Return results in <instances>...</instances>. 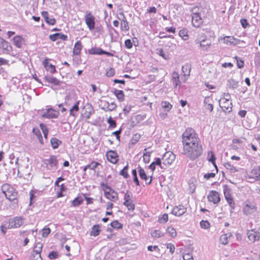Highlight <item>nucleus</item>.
<instances>
[{
    "instance_id": "nucleus-46",
    "label": "nucleus",
    "mask_w": 260,
    "mask_h": 260,
    "mask_svg": "<svg viewBox=\"0 0 260 260\" xmlns=\"http://www.w3.org/2000/svg\"><path fill=\"white\" fill-rule=\"evenodd\" d=\"M200 225L203 229H208L210 228V224L207 220H202L200 222Z\"/></svg>"
},
{
    "instance_id": "nucleus-4",
    "label": "nucleus",
    "mask_w": 260,
    "mask_h": 260,
    "mask_svg": "<svg viewBox=\"0 0 260 260\" xmlns=\"http://www.w3.org/2000/svg\"><path fill=\"white\" fill-rule=\"evenodd\" d=\"M257 211V207L254 203L249 201L245 202L243 208V212L245 215H249L255 213Z\"/></svg>"
},
{
    "instance_id": "nucleus-14",
    "label": "nucleus",
    "mask_w": 260,
    "mask_h": 260,
    "mask_svg": "<svg viewBox=\"0 0 260 260\" xmlns=\"http://www.w3.org/2000/svg\"><path fill=\"white\" fill-rule=\"evenodd\" d=\"M247 235L249 241L252 242H254L259 240L258 233L254 230L248 231Z\"/></svg>"
},
{
    "instance_id": "nucleus-12",
    "label": "nucleus",
    "mask_w": 260,
    "mask_h": 260,
    "mask_svg": "<svg viewBox=\"0 0 260 260\" xmlns=\"http://www.w3.org/2000/svg\"><path fill=\"white\" fill-rule=\"evenodd\" d=\"M85 22L89 29L92 30L94 28V17L91 13L87 14L85 16Z\"/></svg>"
},
{
    "instance_id": "nucleus-23",
    "label": "nucleus",
    "mask_w": 260,
    "mask_h": 260,
    "mask_svg": "<svg viewBox=\"0 0 260 260\" xmlns=\"http://www.w3.org/2000/svg\"><path fill=\"white\" fill-rule=\"evenodd\" d=\"M251 173L253 178L256 180H260V166L257 168L252 169Z\"/></svg>"
},
{
    "instance_id": "nucleus-9",
    "label": "nucleus",
    "mask_w": 260,
    "mask_h": 260,
    "mask_svg": "<svg viewBox=\"0 0 260 260\" xmlns=\"http://www.w3.org/2000/svg\"><path fill=\"white\" fill-rule=\"evenodd\" d=\"M208 200L210 202H213L214 204L218 203L220 200L219 193L216 191H211L207 197Z\"/></svg>"
},
{
    "instance_id": "nucleus-49",
    "label": "nucleus",
    "mask_w": 260,
    "mask_h": 260,
    "mask_svg": "<svg viewBox=\"0 0 260 260\" xmlns=\"http://www.w3.org/2000/svg\"><path fill=\"white\" fill-rule=\"evenodd\" d=\"M50 229L49 228H44L42 231V235L43 237H46L50 233Z\"/></svg>"
},
{
    "instance_id": "nucleus-3",
    "label": "nucleus",
    "mask_w": 260,
    "mask_h": 260,
    "mask_svg": "<svg viewBox=\"0 0 260 260\" xmlns=\"http://www.w3.org/2000/svg\"><path fill=\"white\" fill-rule=\"evenodd\" d=\"M44 164L48 170L54 172L58 167L56 157L54 155L50 156L49 158L44 160Z\"/></svg>"
},
{
    "instance_id": "nucleus-25",
    "label": "nucleus",
    "mask_w": 260,
    "mask_h": 260,
    "mask_svg": "<svg viewBox=\"0 0 260 260\" xmlns=\"http://www.w3.org/2000/svg\"><path fill=\"white\" fill-rule=\"evenodd\" d=\"M224 196L226 200L228 203L229 204L230 206L231 207H233L234 206V203L233 202V199L232 198L231 194L229 191H224Z\"/></svg>"
},
{
    "instance_id": "nucleus-50",
    "label": "nucleus",
    "mask_w": 260,
    "mask_h": 260,
    "mask_svg": "<svg viewBox=\"0 0 260 260\" xmlns=\"http://www.w3.org/2000/svg\"><path fill=\"white\" fill-rule=\"evenodd\" d=\"M40 126L43 131L45 138L47 139L48 135V129L47 128L46 126L42 123L40 124Z\"/></svg>"
},
{
    "instance_id": "nucleus-47",
    "label": "nucleus",
    "mask_w": 260,
    "mask_h": 260,
    "mask_svg": "<svg viewBox=\"0 0 260 260\" xmlns=\"http://www.w3.org/2000/svg\"><path fill=\"white\" fill-rule=\"evenodd\" d=\"M109 103L106 101H101V104H100V106L102 109L106 111L107 109L108 108V105H109Z\"/></svg>"
},
{
    "instance_id": "nucleus-10",
    "label": "nucleus",
    "mask_w": 260,
    "mask_h": 260,
    "mask_svg": "<svg viewBox=\"0 0 260 260\" xmlns=\"http://www.w3.org/2000/svg\"><path fill=\"white\" fill-rule=\"evenodd\" d=\"M219 104L222 110L225 112H230L232 110V103L231 101L219 100Z\"/></svg>"
},
{
    "instance_id": "nucleus-22",
    "label": "nucleus",
    "mask_w": 260,
    "mask_h": 260,
    "mask_svg": "<svg viewBox=\"0 0 260 260\" xmlns=\"http://www.w3.org/2000/svg\"><path fill=\"white\" fill-rule=\"evenodd\" d=\"M13 41L16 46L21 48L23 43V39L20 36H17L14 37Z\"/></svg>"
},
{
    "instance_id": "nucleus-44",
    "label": "nucleus",
    "mask_w": 260,
    "mask_h": 260,
    "mask_svg": "<svg viewBox=\"0 0 260 260\" xmlns=\"http://www.w3.org/2000/svg\"><path fill=\"white\" fill-rule=\"evenodd\" d=\"M167 232L169 233L170 236L172 237H175L176 236L177 233L174 228L173 227H169L167 230Z\"/></svg>"
},
{
    "instance_id": "nucleus-20",
    "label": "nucleus",
    "mask_w": 260,
    "mask_h": 260,
    "mask_svg": "<svg viewBox=\"0 0 260 260\" xmlns=\"http://www.w3.org/2000/svg\"><path fill=\"white\" fill-rule=\"evenodd\" d=\"M232 236L231 233L224 234L220 236L219 238L220 243L222 245H226L229 242V239Z\"/></svg>"
},
{
    "instance_id": "nucleus-1",
    "label": "nucleus",
    "mask_w": 260,
    "mask_h": 260,
    "mask_svg": "<svg viewBox=\"0 0 260 260\" xmlns=\"http://www.w3.org/2000/svg\"><path fill=\"white\" fill-rule=\"evenodd\" d=\"M183 154L194 160L202 154L203 149L197 134L191 128H186L182 134Z\"/></svg>"
},
{
    "instance_id": "nucleus-59",
    "label": "nucleus",
    "mask_w": 260,
    "mask_h": 260,
    "mask_svg": "<svg viewBox=\"0 0 260 260\" xmlns=\"http://www.w3.org/2000/svg\"><path fill=\"white\" fill-rule=\"evenodd\" d=\"M183 260H193V256L191 253H187L183 255Z\"/></svg>"
},
{
    "instance_id": "nucleus-53",
    "label": "nucleus",
    "mask_w": 260,
    "mask_h": 260,
    "mask_svg": "<svg viewBox=\"0 0 260 260\" xmlns=\"http://www.w3.org/2000/svg\"><path fill=\"white\" fill-rule=\"evenodd\" d=\"M116 107H117L116 105L114 102L109 103V105H108V108L107 109L106 111H113L116 109Z\"/></svg>"
},
{
    "instance_id": "nucleus-8",
    "label": "nucleus",
    "mask_w": 260,
    "mask_h": 260,
    "mask_svg": "<svg viewBox=\"0 0 260 260\" xmlns=\"http://www.w3.org/2000/svg\"><path fill=\"white\" fill-rule=\"evenodd\" d=\"M23 224V219L21 217H15L9 220V227L10 228H17Z\"/></svg>"
},
{
    "instance_id": "nucleus-35",
    "label": "nucleus",
    "mask_w": 260,
    "mask_h": 260,
    "mask_svg": "<svg viewBox=\"0 0 260 260\" xmlns=\"http://www.w3.org/2000/svg\"><path fill=\"white\" fill-rule=\"evenodd\" d=\"M179 79V76L177 72H173L172 74V80L173 83L175 84L176 86L179 85L180 83Z\"/></svg>"
},
{
    "instance_id": "nucleus-62",
    "label": "nucleus",
    "mask_w": 260,
    "mask_h": 260,
    "mask_svg": "<svg viewBox=\"0 0 260 260\" xmlns=\"http://www.w3.org/2000/svg\"><path fill=\"white\" fill-rule=\"evenodd\" d=\"M32 255V257H31V260H43L41 254L33 253Z\"/></svg>"
},
{
    "instance_id": "nucleus-60",
    "label": "nucleus",
    "mask_w": 260,
    "mask_h": 260,
    "mask_svg": "<svg viewBox=\"0 0 260 260\" xmlns=\"http://www.w3.org/2000/svg\"><path fill=\"white\" fill-rule=\"evenodd\" d=\"M167 248L170 250V252L173 254L175 249V247L174 245L171 243H169L167 244Z\"/></svg>"
},
{
    "instance_id": "nucleus-63",
    "label": "nucleus",
    "mask_w": 260,
    "mask_h": 260,
    "mask_svg": "<svg viewBox=\"0 0 260 260\" xmlns=\"http://www.w3.org/2000/svg\"><path fill=\"white\" fill-rule=\"evenodd\" d=\"M125 46L128 48L130 49L133 47V44L129 39H127L125 41Z\"/></svg>"
},
{
    "instance_id": "nucleus-13",
    "label": "nucleus",
    "mask_w": 260,
    "mask_h": 260,
    "mask_svg": "<svg viewBox=\"0 0 260 260\" xmlns=\"http://www.w3.org/2000/svg\"><path fill=\"white\" fill-rule=\"evenodd\" d=\"M110 190V191H106L105 190V195L106 197L111 201H115L118 199V195L117 192L114 190H112L110 187H107Z\"/></svg>"
},
{
    "instance_id": "nucleus-32",
    "label": "nucleus",
    "mask_w": 260,
    "mask_h": 260,
    "mask_svg": "<svg viewBox=\"0 0 260 260\" xmlns=\"http://www.w3.org/2000/svg\"><path fill=\"white\" fill-rule=\"evenodd\" d=\"M161 105L162 108L164 109L166 112H169L172 108V105L167 101L162 102Z\"/></svg>"
},
{
    "instance_id": "nucleus-5",
    "label": "nucleus",
    "mask_w": 260,
    "mask_h": 260,
    "mask_svg": "<svg viewBox=\"0 0 260 260\" xmlns=\"http://www.w3.org/2000/svg\"><path fill=\"white\" fill-rule=\"evenodd\" d=\"M176 158L175 155L171 151L166 152L162 157V164L170 165L173 163Z\"/></svg>"
},
{
    "instance_id": "nucleus-54",
    "label": "nucleus",
    "mask_w": 260,
    "mask_h": 260,
    "mask_svg": "<svg viewBox=\"0 0 260 260\" xmlns=\"http://www.w3.org/2000/svg\"><path fill=\"white\" fill-rule=\"evenodd\" d=\"M58 254L56 251H52L49 253L48 255L49 258L51 259H56L58 257Z\"/></svg>"
},
{
    "instance_id": "nucleus-56",
    "label": "nucleus",
    "mask_w": 260,
    "mask_h": 260,
    "mask_svg": "<svg viewBox=\"0 0 260 260\" xmlns=\"http://www.w3.org/2000/svg\"><path fill=\"white\" fill-rule=\"evenodd\" d=\"M45 69L51 73H53L55 72V68L51 64H49Z\"/></svg>"
},
{
    "instance_id": "nucleus-33",
    "label": "nucleus",
    "mask_w": 260,
    "mask_h": 260,
    "mask_svg": "<svg viewBox=\"0 0 260 260\" xmlns=\"http://www.w3.org/2000/svg\"><path fill=\"white\" fill-rule=\"evenodd\" d=\"M46 79L48 82L53 84L55 85H58L60 82L56 78L51 76L46 77Z\"/></svg>"
},
{
    "instance_id": "nucleus-6",
    "label": "nucleus",
    "mask_w": 260,
    "mask_h": 260,
    "mask_svg": "<svg viewBox=\"0 0 260 260\" xmlns=\"http://www.w3.org/2000/svg\"><path fill=\"white\" fill-rule=\"evenodd\" d=\"M221 40H222L223 44L229 46L245 43L244 41L236 39L232 36H225L223 39H221Z\"/></svg>"
},
{
    "instance_id": "nucleus-15",
    "label": "nucleus",
    "mask_w": 260,
    "mask_h": 260,
    "mask_svg": "<svg viewBox=\"0 0 260 260\" xmlns=\"http://www.w3.org/2000/svg\"><path fill=\"white\" fill-rule=\"evenodd\" d=\"M107 159L113 164H116L117 162V154L115 151L110 150L106 154Z\"/></svg>"
},
{
    "instance_id": "nucleus-36",
    "label": "nucleus",
    "mask_w": 260,
    "mask_h": 260,
    "mask_svg": "<svg viewBox=\"0 0 260 260\" xmlns=\"http://www.w3.org/2000/svg\"><path fill=\"white\" fill-rule=\"evenodd\" d=\"M224 166L227 170L230 171L231 173H236L238 171L236 167L229 162L225 163Z\"/></svg>"
},
{
    "instance_id": "nucleus-17",
    "label": "nucleus",
    "mask_w": 260,
    "mask_h": 260,
    "mask_svg": "<svg viewBox=\"0 0 260 260\" xmlns=\"http://www.w3.org/2000/svg\"><path fill=\"white\" fill-rule=\"evenodd\" d=\"M58 116V112H56L52 109H48L47 112H45L42 117L47 118H56Z\"/></svg>"
},
{
    "instance_id": "nucleus-41",
    "label": "nucleus",
    "mask_w": 260,
    "mask_h": 260,
    "mask_svg": "<svg viewBox=\"0 0 260 260\" xmlns=\"http://www.w3.org/2000/svg\"><path fill=\"white\" fill-rule=\"evenodd\" d=\"M179 35L184 40L188 39L187 31L186 29L180 30L179 32Z\"/></svg>"
},
{
    "instance_id": "nucleus-37",
    "label": "nucleus",
    "mask_w": 260,
    "mask_h": 260,
    "mask_svg": "<svg viewBox=\"0 0 260 260\" xmlns=\"http://www.w3.org/2000/svg\"><path fill=\"white\" fill-rule=\"evenodd\" d=\"M138 171L139 172L140 178L142 179L145 180L146 181H147L148 178L144 170L142 169L141 167H138Z\"/></svg>"
},
{
    "instance_id": "nucleus-34",
    "label": "nucleus",
    "mask_w": 260,
    "mask_h": 260,
    "mask_svg": "<svg viewBox=\"0 0 260 260\" xmlns=\"http://www.w3.org/2000/svg\"><path fill=\"white\" fill-rule=\"evenodd\" d=\"M83 202V200L81 197H77L72 202V205L74 207H77L81 205Z\"/></svg>"
},
{
    "instance_id": "nucleus-27",
    "label": "nucleus",
    "mask_w": 260,
    "mask_h": 260,
    "mask_svg": "<svg viewBox=\"0 0 260 260\" xmlns=\"http://www.w3.org/2000/svg\"><path fill=\"white\" fill-rule=\"evenodd\" d=\"M114 94L117 97V99L121 102L123 101L124 99V94L122 90H115L114 91Z\"/></svg>"
},
{
    "instance_id": "nucleus-31",
    "label": "nucleus",
    "mask_w": 260,
    "mask_h": 260,
    "mask_svg": "<svg viewBox=\"0 0 260 260\" xmlns=\"http://www.w3.org/2000/svg\"><path fill=\"white\" fill-rule=\"evenodd\" d=\"M50 142L53 149L58 148L59 145L61 143V142L56 138H52L51 139Z\"/></svg>"
},
{
    "instance_id": "nucleus-19",
    "label": "nucleus",
    "mask_w": 260,
    "mask_h": 260,
    "mask_svg": "<svg viewBox=\"0 0 260 260\" xmlns=\"http://www.w3.org/2000/svg\"><path fill=\"white\" fill-rule=\"evenodd\" d=\"M50 39L52 41H55L60 39L62 40H66L68 38L67 36L59 33H56L54 34L50 35L49 36Z\"/></svg>"
},
{
    "instance_id": "nucleus-2",
    "label": "nucleus",
    "mask_w": 260,
    "mask_h": 260,
    "mask_svg": "<svg viewBox=\"0 0 260 260\" xmlns=\"http://www.w3.org/2000/svg\"><path fill=\"white\" fill-rule=\"evenodd\" d=\"M1 189L6 198L10 201H14L16 199L17 192L10 184L7 183L3 184Z\"/></svg>"
},
{
    "instance_id": "nucleus-64",
    "label": "nucleus",
    "mask_w": 260,
    "mask_h": 260,
    "mask_svg": "<svg viewBox=\"0 0 260 260\" xmlns=\"http://www.w3.org/2000/svg\"><path fill=\"white\" fill-rule=\"evenodd\" d=\"M46 22L50 25H54L55 22H56V20L54 18H48V19H46L45 20Z\"/></svg>"
},
{
    "instance_id": "nucleus-52",
    "label": "nucleus",
    "mask_w": 260,
    "mask_h": 260,
    "mask_svg": "<svg viewBox=\"0 0 260 260\" xmlns=\"http://www.w3.org/2000/svg\"><path fill=\"white\" fill-rule=\"evenodd\" d=\"M108 123L109 124L110 127L114 128L116 126V121L112 119L111 117H110L108 119Z\"/></svg>"
},
{
    "instance_id": "nucleus-18",
    "label": "nucleus",
    "mask_w": 260,
    "mask_h": 260,
    "mask_svg": "<svg viewBox=\"0 0 260 260\" xmlns=\"http://www.w3.org/2000/svg\"><path fill=\"white\" fill-rule=\"evenodd\" d=\"M202 22V19L200 15L192 16V24L194 27H199Z\"/></svg>"
},
{
    "instance_id": "nucleus-51",
    "label": "nucleus",
    "mask_w": 260,
    "mask_h": 260,
    "mask_svg": "<svg viewBox=\"0 0 260 260\" xmlns=\"http://www.w3.org/2000/svg\"><path fill=\"white\" fill-rule=\"evenodd\" d=\"M158 54L165 59H167L169 58L168 54H166L162 49H160L158 50Z\"/></svg>"
},
{
    "instance_id": "nucleus-26",
    "label": "nucleus",
    "mask_w": 260,
    "mask_h": 260,
    "mask_svg": "<svg viewBox=\"0 0 260 260\" xmlns=\"http://www.w3.org/2000/svg\"><path fill=\"white\" fill-rule=\"evenodd\" d=\"M101 231L100 226L99 224L94 225L92 226V230L90 232V235L96 237L98 236Z\"/></svg>"
},
{
    "instance_id": "nucleus-11",
    "label": "nucleus",
    "mask_w": 260,
    "mask_h": 260,
    "mask_svg": "<svg viewBox=\"0 0 260 260\" xmlns=\"http://www.w3.org/2000/svg\"><path fill=\"white\" fill-rule=\"evenodd\" d=\"M186 211V208L183 205H180L174 207L172 213L175 216H180L184 214Z\"/></svg>"
},
{
    "instance_id": "nucleus-57",
    "label": "nucleus",
    "mask_w": 260,
    "mask_h": 260,
    "mask_svg": "<svg viewBox=\"0 0 260 260\" xmlns=\"http://www.w3.org/2000/svg\"><path fill=\"white\" fill-rule=\"evenodd\" d=\"M231 95L229 93H223V97H222L219 100H222L223 101H231Z\"/></svg>"
},
{
    "instance_id": "nucleus-40",
    "label": "nucleus",
    "mask_w": 260,
    "mask_h": 260,
    "mask_svg": "<svg viewBox=\"0 0 260 260\" xmlns=\"http://www.w3.org/2000/svg\"><path fill=\"white\" fill-rule=\"evenodd\" d=\"M216 158L212 152H210L208 153V160L209 161L212 162V163L214 165L215 167L216 168V170H217V167L216 165H215V161Z\"/></svg>"
},
{
    "instance_id": "nucleus-16",
    "label": "nucleus",
    "mask_w": 260,
    "mask_h": 260,
    "mask_svg": "<svg viewBox=\"0 0 260 260\" xmlns=\"http://www.w3.org/2000/svg\"><path fill=\"white\" fill-rule=\"evenodd\" d=\"M0 47L4 51V53H8L12 49V47L9 42L4 39L1 40Z\"/></svg>"
},
{
    "instance_id": "nucleus-61",
    "label": "nucleus",
    "mask_w": 260,
    "mask_h": 260,
    "mask_svg": "<svg viewBox=\"0 0 260 260\" xmlns=\"http://www.w3.org/2000/svg\"><path fill=\"white\" fill-rule=\"evenodd\" d=\"M192 16L195 15H200V9L198 7H195L191 9Z\"/></svg>"
},
{
    "instance_id": "nucleus-55",
    "label": "nucleus",
    "mask_w": 260,
    "mask_h": 260,
    "mask_svg": "<svg viewBox=\"0 0 260 260\" xmlns=\"http://www.w3.org/2000/svg\"><path fill=\"white\" fill-rule=\"evenodd\" d=\"M230 87L232 88H235L237 86L238 82L236 81L234 79H230L229 81Z\"/></svg>"
},
{
    "instance_id": "nucleus-48",
    "label": "nucleus",
    "mask_w": 260,
    "mask_h": 260,
    "mask_svg": "<svg viewBox=\"0 0 260 260\" xmlns=\"http://www.w3.org/2000/svg\"><path fill=\"white\" fill-rule=\"evenodd\" d=\"M127 169H128V165H126L120 172V175L123 176L125 178H127L128 177V174L127 172Z\"/></svg>"
},
{
    "instance_id": "nucleus-38",
    "label": "nucleus",
    "mask_w": 260,
    "mask_h": 260,
    "mask_svg": "<svg viewBox=\"0 0 260 260\" xmlns=\"http://www.w3.org/2000/svg\"><path fill=\"white\" fill-rule=\"evenodd\" d=\"M79 104V102L78 101L70 109V115L73 116H75V112H77L79 110V106H78Z\"/></svg>"
},
{
    "instance_id": "nucleus-30",
    "label": "nucleus",
    "mask_w": 260,
    "mask_h": 260,
    "mask_svg": "<svg viewBox=\"0 0 260 260\" xmlns=\"http://www.w3.org/2000/svg\"><path fill=\"white\" fill-rule=\"evenodd\" d=\"M42 247H43L42 243H40V242L37 243L34 247L33 253H34L35 254H41Z\"/></svg>"
},
{
    "instance_id": "nucleus-28",
    "label": "nucleus",
    "mask_w": 260,
    "mask_h": 260,
    "mask_svg": "<svg viewBox=\"0 0 260 260\" xmlns=\"http://www.w3.org/2000/svg\"><path fill=\"white\" fill-rule=\"evenodd\" d=\"M121 29L122 31H126L129 30V27L128 26V22L126 19L122 20L120 23Z\"/></svg>"
},
{
    "instance_id": "nucleus-58",
    "label": "nucleus",
    "mask_w": 260,
    "mask_h": 260,
    "mask_svg": "<svg viewBox=\"0 0 260 260\" xmlns=\"http://www.w3.org/2000/svg\"><path fill=\"white\" fill-rule=\"evenodd\" d=\"M115 70L113 68H110L106 72V75L108 77H111L114 75Z\"/></svg>"
},
{
    "instance_id": "nucleus-45",
    "label": "nucleus",
    "mask_w": 260,
    "mask_h": 260,
    "mask_svg": "<svg viewBox=\"0 0 260 260\" xmlns=\"http://www.w3.org/2000/svg\"><path fill=\"white\" fill-rule=\"evenodd\" d=\"M151 235L153 238H159L162 236V234L160 231L155 230L151 233Z\"/></svg>"
},
{
    "instance_id": "nucleus-43",
    "label": "nucleus",
    "mask_w": 260,
    "mask_h": 260,
    "mask_svg": "<svg viewBox=\"0 0 260 260\" xmlns=\"http://www.w3.org/2000/svg\"><path fill=\"white\" fill-rule=\"evenodd\" d=\"M168 220V215L164 214L161 217H159L158 221L160 223H165Z\"/></svg>"
},
{
    "instance_id": "nucleus-42",
    "label": "nucleus",
    "mask_w": 260,
    "mask_h": 260,
    "mask_svg": "<svg viewBox=\"0 0 260 260\" xmlns=\"http://www.w3.org/2000/svg\"><path fill=\"white\" fill-rule=\"evenodd\" d=\"M111 226L115 229H121L122 228V224L119 222L117 220H114L112 221L111 224Z\"/></svg>"
},
{
    "instance_id": "nucleus-39",
    "label": "nucleus",
    "mask_w": 260,
    "mask_h": 260,
    "mask_svg": "<svg viewBox=\"0 0 260 260\" xmlns=\"http://www.w3.org/2000/svg\"><path fill=\"white\" fill-rule=\"evenodd\" d=\"M123 204L128 208V210L133 211L135 209V205L132 201H126V202H124Z\"/></svg>"
},
{
    "instance_id": "nucleus-21",
    "label": "nucleus",
    "mask_w": 260,
    "mask_h": 260,
    "mask_svg": "<svg viewBox=\"0 0 260 260\" xmlns=\"http://www.w3.org/2000/svg\"><path fill=\"white\" fill-rule=\"evenodd\" d=\"M82 48V45L80 41L77 42L74 46V48L73 49V54L74 55H79L80 54L81 50Z\"/></svg>"
},
{
    "instance_id": "nucleus-29",
    "label": "nucleus",
    "mask_w": 260,
    "mask_h": 260,
    "mask_svg": "<svg viewBox=\"0 0 260 260\" xmlns=\"http://www.w3.org/2000/svg\"><path fill=\"white\" fill-rule=\"evenodd\" d=\"M151 153V152L147 151V148L144 149V152L143 153V160L145 163L147 164L150 161Z\"/></svg>"
},
{
    "instance_id": "nucleus-7",
    "label": "nucleus",
    "mask_w": 260,
    "mask_h": 260,
    "mask_svg": "<svg viewBox=\"0 0 260 260\" xmlns=\"http://www.w3.org/2000/svg\"><path fill=\"white\" fill-rule=\"evenodd\" d=\"M195 42L197 44H199L200 48L203 51H207L208 49L210 48L211 42L210 40H208L207 39H203L202 40L198 38L196 40Z\"/></svg>"
},
{
    "instance_id": "nucleus-24",
    "label": "nucleus",
    "mask_w": 260,
    "mask_h": 260,
    "mask_svg": "<svg viewBox=\"0 0 260 260\" xmlns=\"http://www.w3.org/2000/svg\"><path fill=\"white\" fill-rule=\"evenodd\" d=\"M190 70L191 67L189 64L187 63L182 67V72L184 76H189Z\"/></svg>"
}]
</instances>
